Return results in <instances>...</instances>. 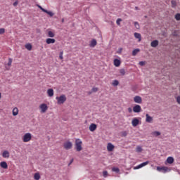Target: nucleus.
Segmentation results:
<instances>
[{"label":"nucleus","instance_id":"393cba45","mask_svg":"<svg viewBox=\"0 0 180 180\" xmlns=\"http://www.w3.org/2000/svg\"><path fill=\"white\" fill-rule=\"evenodd\" d=\"M56 36V34L52 31H48V37H54Z\"/></svg>","mask_w":180,"mask_h":180},{"label":"nucleus","instance_id":"7c9ffc66","mask_svg":"<svg viewBox=\"0 0 180 180\" xmlns=\"http://www.w3.org/2000/svg\"><path fill=\"white\" fill-rule=\"evenodd\" d=\"M143 151V148H141V146L136 147V153H141Z\"/></svg>","mask_w":180,"mask_h":180},{"label":"nucleus","instance_id":"a211bd4d","mask_svg":"<svg viewBox=\"0 0 180 180\" xmlns=\"http://www.w3.org/2000/svg\"><path fill=\"white\" fill-rule=\"evenodd\" d=\"M18 115H19V109L15 107L13 109V116H18Z\"/></svg>","mask_w":180,"mask_h":180},{"label":"nucleus","instance_id":"e433bc0d","mask_svg":"<svg viewBox=\"0 0 180 180\" xmlns=\"http://www.w3.org/2000/svg\"><path fill=\"white\" fill-rule=\"evenodd\" d=\"M112 171L113 172H119L120 169H119V168H117V167H113V168L112 169Z\"/></svg>","mask_w":180,"mask_h":180},{"label":"nucleus","instance_id":"aec40b11","mask_svg":"<svg viewBox=\"0 0 180 180\" xmlns=\"http://www.w3.org/2000/svg\"><path fill=\"white\" fill-rule=\"evenodd\" d=\"M134 36L136 39H139V41H141V34L140 33L135 32Z\"/></svg>","mask_w":180,"mask_h":180},{"label":"nucleus","instance_id":"c9c22d12","mask_svg":"<svg viewBox=\"0 0 180 180\" xmlns=\"http://www.w3.org/2000/svg\"><path fill=\"white\" fill-rule=\"evenodd\" d=\"M8 67H11L12 65V58H8V62L7 63Z\"/></svg>","mask_w":180,"mask_h":180},{"label":"nucleus","instance_id":"f03ea898","mask_svg":"<svg viewBox=\"0 0 180 180\" xmlns=\"http://www.w3.org/2000/svg\"><path fill=\"white\" fill-rule=\"evenodd\" d=\"M75 147L76 148V151H82V141L81 139H77L75 140Z\"/></svg>","mask_w":180,"mask_h":180},{"label":"nucleus","instance_id":"5701e85b","mask_svg":"<svg viewBox=\"0 0 180 180\" xmlns=\"http://www.w3.org/2000/svg\"><path fill=\"white\" fill-rule=\"evenodd\" d=\"M158 171H168V167H157Z\"/></svg>","mask_w":180,"mask_h":180},{"label":"nucleus","instance_id":"412c9836","mask_svg":"<svg viewBox=\"0 0 180 180\" xmlns=\"http://www.w3.org/2000/svg\"><path fill=\"white\" fill-rule=\"evenodd\" d=\"M158 40H154L150 43L151 47H157L158 46Z\"/></svg>","mask_w":180,"mask_h":180},{"label":"nucleus","instance_id":"ddd939ff","mask_svg":"<svg viewBox=\"0 0 180 180\" xmlns=\"http://www.w3.org/2000/svg\"><path fill=\"white\" fill-rule=\"evenodd\" d=\"M107 150L108 151H112L113 150H115V146H113V144L108 143L107 145Z\"/></svg>","mask_w":180,"mask_h":180},{"label":"nucleus","instance_id":"09e8293b","mask_svg":"<svg viewBox=\"0 0 180 180\" xmlns=\"http://www.w3.org/2000/svg\"><path fill=\"white\" fill-rule=\"evenodd\" d=\"M122 51H123V49L120 48V49H118L117 53H119L120 54V53H122Z\"/></svg>","mask_w":180,"mask_h":180},{"label":"nucleus","instance_id":"20e7f679","mask_svg":"<svg viewBox=\"0 0 180 180\" xmlns=\"http://www.w3.org/2000/svg\"><path fill=\"white\" fill-rule=\"evenodd\" d=\"M39 109L41 110V113H46L49 109V106H47V104L42 103L39 105Z\"/></svg>","mask_w":180,"mask_h":180},{"label":"nucleus","instance_id":"8fccbe9b","mask_svg":"<svg viewBox=\"0 0 180 180\" xmlns=\"http://www.w3.org/2000/svg\"><path fill=\"white\" fill-rule=\"evenodd\" d=\"M72 162H74V159H72V160H70V162L69 163L68 165H71V164H72Z\"/></svg>","mask_w":180,"mask_h":180},{"label":"nucleus","instance_id":"3c124183","mask_svg":"<svg viewBox=\"0 0 180 180\" xmlns=\"http://www.w3.org/2000/svg\"><path fill=\"white\" fill-rule=\"evenodd\" d=\"M135 10H136V11H139V7L136 6V7H135Z\"/></svg>","mask_w":180,"mask_h":180},{"label":"nucleus","instance_id":"39448f33","mask_svg":"<svg viewBox=\"0 0 180 180\" xmlns=\"http://www.w3.org/2000/svg\"><path fill=\"white\" fill-rule=\"evenodd\" d=\"M63 148L65 150H71L72 148V142L71 141H66L63 143Z\"/></svg>","mask_w":180,"mask_h":180},{"label":"nucleus","instance_id":"a878e982","mask_svg":"<svg viewBox=\"0 0 180 180\" xmlns=\"http://www.w3.org/2000/svg\"><path fill=\"white\" fill-rule=\"evenodd\" d=\"M153 136H155V137H158V136H161V132L158 131H155L152 133Z\"/></svg>","mask_w":180,"mask_h":180},{"label":"nucleus","instance_id":"dca6fc26","mask_svg":"<svg viewBox=\"0 0 180 180\" xmlns=\"http://www.w3.org/2000/svg\"><path fill=\"white\" fill-rule=\"evenodd\" d=\"M0 167L4 168V169H8V163L6 162H1Z\"/></svg>","mask_w":180,"mask_h":180},{"label":"nucleus","instance_id":"4468645a","mask_svg":"<svg viewBox=\"0 0 180 180\" xmlns=\"http://www.w3.org/2000/svg\"><path fill=\"white\" fill-rule=\"evenodd\" d=\"M47 94L50 98H51L52 96H54V90H53V89H48Z\"/></svg>","mask_w":180,"mask_h":180},{"label":"nucleus","instance_id":"49530a36","mask_svg":"<svg viewBox=\"0 0 180 180\" xmlns=\"http://www.w3.org/2000/svg\"><path fill=\"white\" fill-rule=\"evenodd\" d=\"M128 112H129V113H131V112H133V109H131V108H129Z\"/></svg>","mask_w":180,"mask_h":180},{"label":"nucleus","instance_id":"a18cd8bd","mask_svg":"<svg viewBox=\"0 0 180 180\" xmlns=\"http://www.w3.org/2000/svg\"><path fill=\"white\" fill-rule=\"evenodd\" d=\"M18 4H19V1H15L14 3H13V6H18Z\"/></svg>","mask_w":180,"mask_h":180},{"label":"nucleus","instance_id":"2eb2a0df","mask_svg":"<svg viewBox=\"0 0 180 180\" xmlns=\"http://www.w3.org/2000/svg\"><path fill=\"white\" fill-rule=\"evenodd\" d=\"M96 124H91L89 126L90 131H95L96 130Z\"/></svg>","mask_w":180,"mask_h":180},{"label":"nucleus","instance_id":"72a5a7b5","mask_svg":"<svg viewBox=\"0 0 180 180\" xmlns=\"http://www.w3.org/2000/svg\"><path fill=\"white\" fill-rule=\"evenodd\" d=\"M172 6L173 8H175V7L176 6V1L172 0Z\"/></svg>","mask_w":180,"mask_h":180},{"label":"nucleus","instance_id":"4c0bfd02","mask_svg":"<svg viewBox=\"0 0 180 180\" xmlns=\"http://www.w3.org/2000/svg\"><path fill=\"white\" fill-rule=\"evenodd\" d=\"M120 22H122V19L118 18L116 21V23H117V25H118V26H120Z\"/></svg>","mask_w":180,"mask_h":180},{"label":"nucleus","instance_id":"9b49d317","mask_svg":"<svg viewBox=\"0 0 180 180\" xmlns=\"http://www.w3.org/2000/svg\"><path fill=\"white\" fill-rule=\"evenodd\" d=\"M46 44H54L56 43V39L53 38H48L46 39Z\"/></svg>","mask_w":180,"mask_h":180},{"label":"nucleus","instance_id":"1a4fd4ad","mask_svg":"<svg viewBox=\"0 0 180 180\" xmlns=\"http://www.w3.org/2000/svg\"><path fill=\"white\" fill-rule=\"evenodd\" d=\"M134 101L135 102V103H141L143 102V99L141 98V96H136L134 98Z\"/></svg>","mask_w":180,"mask_h":180},{"label":"nucleus","instance_id":"bb28decb","mask_svg":"<svg viewBox=\"0 0 180 180\" xmlns=\"http://www.w3.org/2000/svg\"><path fill=\"white\" fill-rule=\"evenodd\" d=\"M34 179L40 180V173H35L34 175Z\"/></svg>","mask_w":180,"mask_h":180},{"label":"nucleus","instance_id":"5fc2aeb1","mask_svg":"<svg viewBox=\"0 0 180 180\" xmlns=\"http://www.w3.org/2000/svg\"><path fill=\"white\" fill-rule=\"evenodd\" d=\"M174 36H176V34H175V33H174Z\"/></svg>","mask_w":180,"mask_h":180},{"label":"nucleus","instance_id":"6e6552de","mask_svg":"<svg viewBox=\"0 0 180 180\" xmlns=\"http://www.w3.org/2000/svg\"><path fill=\"white\" fill-rule=\"evenodd\" d=\"M139 124H140V120L137 118H134L131 121V124L134 127L139 126Z\"/></svg>","mask_w":180,"mask_h":180},{"label":"nucleus","instance_id":"f3484780","mask_svg":"<svg viewBox=\"0 0 180 180\" xmlns=\"http://www.w3.org/2000/svg\"><path fill=\"white\" fill-rule=\"evenodd\" d=\"M98 44V42L96 41V39H92L90 41L89 46L90 47H95Z\"/></svg>","mask_w":180,"mask_h":180},{"label":"nucleus","instance_id":"c85d7f7f","mask_svg":"<svg viewBox=\"0 0 180 180\" xmlns=\"http://www.w3.org/2000/svg\"><path fill=\"white\" fill-rule=\"evenodd\" d=\"M25 49H27V50H29V51H30V50H32V44H26Z\"/></svg>","mask_w":180,"mask_h":180},{"label":"nucleus","instance_id":"b1692460","mask_svg":"<svg viewBox=\"0 0 180 180\" xmlns=\"http://www.w3.org/2000/svg\"><path fill=\"white\" fill-rule=\"evenodd\" d=\"M139 53H140V50L139 49H136L132 51V56L134 57L137 56Z\"/></svg>","mask_w":180,"mask_h":180},{"label":"nucleus","instance_id":"864d4df0","mask_svg":"<svg viewBox=\"0 0 180 180\" xmlns=\"http://www.w3.org/2000/svg\"><path fill=\"white\" fill-rule=\"evenodd\" d=\"M62 22H64V19H62Z\"/></svg>","mask_w":180,"mask_h":180},{"label":"nucleus","instance_id":"de8ad7c7","mask_svg":"<svg viewBox=\"0 0 180 180\" xmlns=\"http://www.w3.org/2000/svg\"><path fill=\"white\" fill-rule=\"evenodd\" d=\"M122 136L124 137H126V136H127V132H126V131L122 132Z\"/></svg>","mask_w":180,"mask_h":180},{"label":"nucleus","instance_id":"2f4dec72","mask_svg":"<svg viewBox=\"0 0 180 180\" xmlns=\"http://www.w3.org/2000/svg\"><path fill=\"white\" fill-rule=\"evenodd\" d=\"M112 85L114 86H117V85H119V81L117 80H114L113 82H112Z\"/></svg>","mask_w":180,"mask_h":180},{"label":"nucleus","instance_id":"79ce46f5","mask_svg":"<svg viewBox=\"0 0 180 180\" xmlns=\"http://www.w3.org/2000/svg\"><path fill=\"white\" fill-rule=\"evenodd\" d=\"M103 176H104V178H106V176H108V172L104 171V172H103Z\"/></svg>","mask_w":180,"mask_h":180},{"label":"nucleus","instance_id":"f8f14e48","mask_svg":"<svg viewBox=\"0 0 180 180\" xmlns=\"http://www.w3.org/2000/svg\"><path fill=\"white\" fill-rule=\"evenodd\" d=\"M3 158H9L11 157V154L9 153V151L4 150L2 153Z\"/></svg>","mask_w":180,"mask_h":180},{"label":"nucleus","instance_id":"58836bf2","mask_svg":"<svg viewBox=\"0 0 180 180\" xmlns=\"http://www.w3.org/2000/svg\"><path fill=\"white\" fill-rule=\"evenodd\" d=\"M139 65H141V67H143V65H146V61H140L139 63Z\"/></svg>","mask_w":180,"mask_h":180},{"label":"nucleus","instance_id":"423d86ee","mask_svg":"<svg viewBox=\"0 0 180 180\" xmlns=\"http://www.w3.org/2000/svg\"><path fill=\"white\" fill-rule=\"evenodd\" d=\"M133 112H134V113H140V112H141V106H140V105H134L133 108Z\"/></svg>","mask_w":180,"mask_h":180},{"label":"nucleus","instance_id":"4be33fe9","mask_svg":"<svg viewBox=\"0 0 180 180\" xmlns=\"http://www.w3.org/2000/svg\"><path fill=\"white\" fill-rule=\"evenodd\" d=\"M114 65L115 67H120V60L119 59H115L114 60Z\"/></svg>","mask_w":180,"mask_h":180},{"label":"nucleus","instance_id":"37998d69","mask_svg":"<svg viewBox=\"0 0 180 180\" xmlns=\"http://www.w3.org/2000/svg\"><path fill=\"white\" fill-rule=\"evenodd\" d=\"M63 51L60 53L59 58H60V60H63V59L64 58V57H63Z\"/></svg>","mask_w":180,"mask_h":180},{"label":"nucleus","instance_id":"9d476101","mask_svg":"<svg viewBox=\"0 0 180 180\" xmlns=\"http://www.w3.org/2000/svg\"><path fill=\"white\" fill-rule=\"evenodd\" d=\"M146 123H153V117L150 116V115L148 114H146Z\"/></svg>","mask_w":180,"mask_h":180},{"label":"nucleus","instance_id":"a19ab883","mask_svg":"<svg viewBox=\"0 0 180 180\" xmlns=\"http://www.w3.org/2000/svg\"><path fill=\"white\" fill-rule=\"evenodd\" d=\"M5 33V29L4 28H0V34H4Z\"/></svg>","mask_w":180,"mask_h":180},{"label":"nucleus","instance_id":"ea45409f","mask_svg":"<svg viewBox=\"0 0 180 180\" xmlns=\"http://www.w3.org/2000/svg\"><path fill=\"white\" fill-rule=\"evenodd\" d=\"M98 87H93L91 89V92H98Z\"/></svg>","mask_w":180,"mask_h":180},{"label":"nucleus","instance_id":"603ef678","mask_svg":"<svg viewBox=\"0 0 180 180\" xmlns=\"http://www.w3.org/2000/svg\"><path fill=\"white\" fill-rule=\"evenodd\" d=\"M1 96H2V95H1V94L0 93V99H1Z\"/></svg>","mask_w":180,"mask_h":180},{"label":"nucleus","instance_id":"cd10ccee","mask_svg":"<svg viewBox=\"0 0 180 180\" xmlns=\"http://www.w3.org/2000/svg\"><path fill=\"white\" fill-rule=\"evenodd\" d=\"M45 13H47V15H49V16L53 17L54 16V13L51 11H49L46 10V11H44Z\"/></svg>","mask_w":180,"mask_h":180},{"label":"nucleus","instance_id":"f257e3e1","mask_svg":"<svg viewBox=\"0 0 180 180\" xmlns=\"http://www.w3.org/2000/svg\"><path fill=\"white\" fill-rule=\"evenodd\" d=\"M56 99L57 101L58 105H63V103H65L67 101V96H65L64 94H62L60 96H56Z\"/></svg>","mask_w":180,"mask_h":180},{"label":"nucleus","instance_id":"473e14b6","mask_svg":"<svg viewBox=\"0 0 180 180\" xmlns=\"http://www.w3.org/2000/svg\"><path fill=\"white\" fill-rule=\"evenodd\" d=\"M120 73L121 74V75H124L126 74V71L124 70V69H121L120 70Z\"/></svg>","mask_w":180,"mask_h":180},{"label":"nucleus","instance_id":"6ab92c4d","mask_svg":"<svg viewBox=\"0 0 180 180\" xmlns=\"http://www.w3.org/2000/svg\"><path fill=\"white\" fill-rule=\"evenodd\" d=\"M166 162H167V164H174V158L173 157H168Z\"/></svg>","mask_w":180,"mask_h":180},{"label":"nucleus","instance_id":"c756f323","mask_svg":"<svg viewBox=\"0 0 180 180\" xmlns=\"http://www.w3.org/2000/svg\"><path fill=\"white\" fill-rule=\"evenodd\" d=\"M134 25L136 29H140V25L139 24V22H134Z\"/></svg>","mask_w":180,"mask_h":180},{"label":"nucleus","instance_id":"f704fd0d","mask_svg":"<svg viewBox=\"0 0 180 180\" xmlns=\"http://www.w3.org/2000/svg\"><path fill=\"white\" fill-rule=\"evenodd\" d=\"M176 20H180V13H177L175 15Z\"/></svg>","mask_w":180,"mask_h":180},{"label":"nucleus","instance_id":"7ed1b4c3","mask_svg":"<svg viewBox=\"0 0 180 180\" xmlns=\"http://www.w3.org/2000/svg\"><path fill=\"white\" fill-rule=\"evenodd\" d=\"M22 140L23 143H29V141H32V134L30 133H25L22 137Z\"/></svg>","mask_w":180,"mask_h":180},{"label":"nucleus","instance_id":"c03bdc74","mask_svg":"<svg viewBox=\"0 0 180 180\" xmlns=\"http://www.w3.org/2000/svg\"><path fill=\"white\" fill-rule=\"evenodd\" d=\"M38 8H39V9H41V11H42V12H46V9L43 8V7H41V6H38Z\"/></svg>","mask_w":180,"mask_h":180},{"label":"nucleus","instance_id":"0eeeda50","mask_svg":"<svg viewBox=\"0 0 180 180\" xmlns=\"http://www.w3.org/2000/svg\"><path fill=\"white\" fill-rule=\"evenodd\" d=\"M150 162L148 161H146V162H144L141 164H140L139 165L134 167V169H140V168H143V167H146V165H148Z\"/></svg>","mask_w":180,"mask_h":180}]
</instances>
